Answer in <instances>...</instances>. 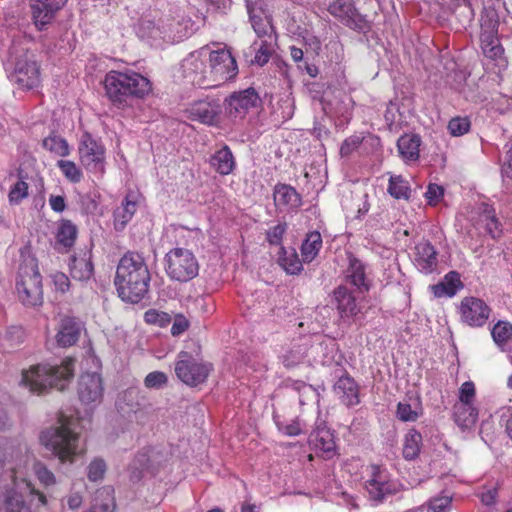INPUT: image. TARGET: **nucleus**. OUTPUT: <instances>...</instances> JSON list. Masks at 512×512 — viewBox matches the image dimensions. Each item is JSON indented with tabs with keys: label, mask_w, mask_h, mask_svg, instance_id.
<instances>
[{
	"label": "nucleus",
	"mask_w": 512,
	"mask_h": 512,
	"mask_svg": "<svg viewBox=\"0 0 512 512\" xmlns=\"http://www.w3.org/2000/svg\"><path fill=\"white\" fill-rule=\"evenodd\" d=\"M150 280V272L142 255L128 252L120 258L114 284L123 301L133 304L142 301L149 291Z\"/></svg>",
	"instance_id": "f257e3e1"
},
{
	"label": "nucleus",
	"mask_w": 512,
	"mask_h": 512,
	"mask_svg": "<svg viewBox=\"0 0 512 512\" xmlns=\"http://www.w3.org/2000/svg\"><path fill=\"white\" fill-rule=\"evenodd\" d=\"M246 6L251 26L260 40L251 44L245 57L251 64L263 66L273 52L269 42L274 34L271 3L270 0H247Z\"/></svg>",
	"instance_id": "f03ea898"
},
{
	"label": "nucleus",
	"mask_w": 512,
	"mask_h": 512,
	"mask_svg": "<svg viewBox=\"0 0 512 512\" xmlns=\"http://www.w3.org/2000/svg\"><path fill=\"white\" fill-rule=\"evenodd\" d=\"M40 442L63 464L74 463L77 457L86 452L75 421L68 418H61L59 426L43 431L40 435Z\"/></svg>",
	"instance_id": "7ed1b4c3"
},
{
	"label": "nucleus",
	"mask_w": 512,
	"mask_h": 512,
	"mask_svg": "<svg viewBox=\"0 0 512 512\" xmlns=\"http://www.w3.org/2000/svg\"><path fill=\"white\" fill-rule=\"evenodd\" d=\"M13 487L0 492V512H42L48 500L20 470H13Z\"/></svg>",
	"instance_id": "20e7f679"
},
{
	"label": "nucleus",
	"mask_w": 512,
	"mask_h": 512,
	"mask_svg": "<svg viewBox=\"0 0 512 512\" xmlns=\"http://www.w3.org/2000/svg\"><path fill=\"white\" fill-rule=\"evenodd\" d=\"M104 87L108 98L118 107L128 106L133 99L144 98L152 90L150 80L133 70L108 72Z\"/></svg>",
	"instance_id": "39448f33"
},
{
	"label": "nucleus",
	"mask_w": 512,
	"mask_h": 512,
	"mask_svg": "<svg viewBox=\"0 0 512 512\" xmlns=\"http://www.w3.org/2000/svg\"><path fill=\"white\" fill-rule=\"evenodd\" d=\"M73 372L74 360L71 358L65 359L60 366L38 364L23 371L21 383L37 394L45 393L52 387L63 390Z\"/></svg>",
	"instance_id": "423d86ee"
},
{
	"label": "nucleus",
	"mask_w": 512,
	"mask_h": 512,
	"mask_svg": "<svg viewBox=\"0 0 512 512\" xmlns=\"http://www.w3.org/2000/svg\"><path fill=\"white\" fill-rule=\"evenodd\" d=\"M16 289L21 302L26 306L42 303L43 292L41 276L34 258H27L19 267Z\"/></svg>",
	"instance_id": "0eeeda50"
},
{
	"label": "nucleus",
	"mask_w": 512,
	"mask_h": 512,
	"mask_svg": "<svg viewBox=\"0 0 512 512\" xmlns=\"http://www.w3.org/2000/svg\"><path fill=\"white\" fill-rule=\"evenodd\" d=\"M211 48L203 46L191 52L181 64L182 76L187 83L200 88H212L214 83L209 82V62Z\"/></svg>",
	"instance_id": "6e6552de"
},
{
	"label": "nucleus",
	"mask_w": 512,
	"mask_h": 512,
	"mask_svg": "<svg viewBox=\"0 0 512 512\" xmlns=\"http://www.w3.org/2000/svg\"><path fill=\"white\" fill-rule=\"evenodd\" d=\"M168 276L180 282H186L197 276L199 266L193 253L184 248H174L165 257Z\"/></svg>",
	"instance_id": "1a4fd4ad"
},
{
	"label": "nucleus",
	"mask_w": 512,
	"mask_h": 512,
	"mask_svg": "<svg viewBox=\"0 0 512 512\" xmlns=\"http://www.w3.org/2000/svg\"><path fill=\"white\" fill-rule=\"evenodd\" d=\"M178 10L174 7H164L162 10H152L141 18L137 33L139 37L152 41L158 45L165 42L166 22L171 20L173 13Z\"/></svg>",
	"instance_id": "9d476101"
},
{
	"label": "nucleus",
	"mask_w": 512,
	"mask_h": 512,
	"mask_svg": "<svg viewBox=\"0 0 512 512\" xmlns=\"http://www.w3.org/2000/svg\"><path fill=\"white\" fill-rule=\"evenodd\" d=\"M209 62V82L214 83L213 87H217L226 81L234 78L238 73V67L235 58L229 50L219 48L211 49Z\"/></svg>",
	"instance_id": "9b49d317"
},
{
	"label": "nucleus",
	"mask_w": 512,
	"mask_h": 512,
	"mask_svg": "<svg viewBox=\"0 0 512 512\" xmlns=\"http://www.w3.org/2000/svg\"><path fill=\"white\" fill-rule=\"evenodd\" d=\"M211 370L210 365L194 359L187 352H181L175 363L177 377L189 386L203 383Z\"/></svg>",
	"instance_id": "f8f14e48"
},
{
	"label": "nucleus",
	"mask_w": 512,
	"mask_h": 512,
	"mask_svg": "<svg viewBox=\"0 0 512 512\" xmlns=\"http://www.w3.org/2000/svg\"><path fill=\"white\" fill-rule=\"evenodd\" d=\"M79 155L83 166L90 172H104L105 150L90 134H83L79 144Z\"/></svg>",
	"instance_id": "ddd939ff"
},
{
	"label": "nucleus",
	"mask_w": 512,
	"mask_h": 512,
	"mask_svg": "<svg viewBox=\"0 0 512 512\" xmlns=\"http://www.w3.org/2000/svg\"><path fill=\"white\" fill-rule=\"evenodd\" d=\"M490 313V307L482 299L473 296L463 298L459 306L461 321L470 327L484 326Z\"/></svg>",
	"instance_id": "4468645a"
},
{
	"label": "nucleus",
	"mask_w": 512,
	"mask_h": 512,
	"mask_svg": "<svg viewBox=\"0 0 512 512\" xmlns=\"http://www.w3.org/2000/svg\"><path fill=\"white\" fill-rule=\"evenodd\" d=\"M12 81L23 89H33L40 84V70L32 54L25 53L16 60Z\"/></svg>",
	"instance_id": "2eb2a0df"
},
{
	"label": "nucleus",
	"mask_w": 512,
	"mask_h": 512,
	"mask_svg": "<svg viewBox=\"0 0 512 512\" xmlns=\"http://www.w3.org/2000/svg\"><path fill=\"white\" fill-rule=\"evenodd\" d=\"M259 102V96L254 89H246L232 94L225 101V112L234 120L243 119Z\"/></svg>",
	"instance_id": "dca6fc26"
},
{
	"label": "nucleus",
	"mask_w": 512,
	"mask_h": 512,
	"mask_svg": "<svg viewBox=\"0 0 512 512\" xmlns=\"http://www.w3.org/2000/svg\"><path fill=\"white\" fill-rule=\"evenodd\" d=\"M79 400L87 406L99 405L103 398L102 378L98 373L82 374L78 382Z\"/></svg>",
	"instance_id": "f3484780"
},
{
	"label": "nucleus",
	"mask_w": 512,
	"mask_h": 512,
	"mask_svg": "<svg viewBox=\"0 0 512 512\" xmlns=\"http://www.w3.org/2000/svg\"><path fill=\"white\" fill-rule=\"evenodd\" d=\"M329 13L347 27L363 31L367 28V21L359 14L350 0H336L328 7Z\"/></svg>",
	"instance_id": "a211bd4d"
},
{
	"label": "nucleus",
	"mask_w": 512,
	"mask_h": 512,
	"mask_svg": "<svg viewBox=\"0 0 512 512\" xmlns=\"http://www.w3.org/2000/svg\"><path fill=\"white\" fill-rule=\"evenodd\" d=\"M68 0H30L32 20L39 30L45 29Z\"/></svg>",
	"instance_id": "6ab92c4d"
},
{
	"label": "nucleus",
	"mask_w": 512,
	"mask_h": 512,
	"mask_svg": "<svg viewBox=\"0 0 512 512\" xmlns=\"http://www.w3.org/2000/svg\"><path fill=\"white\" fill-rule=\"evenodd\" d=\"M165 7H174L178 10L177 14L173 13L171 20L166 22L165 42H179L189 37L194 31V23L191 18L179 6L167 4Z\"/></svg>",
	"instance_id": "aec40b11"
},
{
	"label": "nucleus",
	"mask_w": 512,
	"mask_h": 512,
	"mask_svg": "<svg viewBox=\"0 0 512 512\" xmlns=\"http://www.w3.org/2000/svg\"><path fill=\"white\" fill-rule=\"evenodd\" d=\"M308 443L324 459H331L337 454L334 433L322 422L310 433Z\"/></svg>",
	"instance_id": "412c9836"
},
{
	"label": "nucleus",
	"mask_w": 512,
	"mask_h": 512,
	"mask_svg": "<svg viewBox=\"0 0 512 512\" xmlns=\"http://www.w3.org/2000/svg\"><path fill=\"white\" fill-rule=\"evenodd\" d=\"M366 490L373 500L380 501L387 494L395 491L394 484L389 481L386 469L372 465L370 467V478L366 481Z\"/></svg>",
	"instance_id": "4be33fe9"
},
{
	"label": "nucleus",
	"mask_w": 512,
	"mask_h": 512,
	"mask_svg": "<svg viewBox=\"0 0 512 512\" xmlns=\"http://www.w3.org/2000/svg\"><path fill=\"white\" fill-rule=\"evenodd\" d=\"M414 264L424 274L432 273L438 264L437 252L428 241H421L414 248Z\"/></svg>",
	"instance_id": "5701e85b"
},
{
	"label": "nucleus",
	"mask_w": 512,
	"mask_h": 512,
	"mask_svg": "<svg viewBox=\"0 0 512 512\" xmlns=\"http://www.w3.org/2000/svg\"><path fill=\"white\" fill-rule=\"evenodd\" d=\"M337 310L340 318L345 322H350L359 312L360 307L356 302V296L348 288L340 286L335 292Z\"/></svg>",
	"instance_id": "b1692460"
},
{
	"label": "nucleus",
	"mask_w": 512,
	"mask_h": 512,
	"mask_svg": "<svg viewBox=\"0 0 512 512\" xmlns=\"http://www.w3.org/2000/svg\"><path fill=\"white\" fill-rule=\"evenodd\" d=\"M480 42L482 52L487 58L495 60L503 55L504 49L498 38L496 23L491 24L489 27H486L485 24L482 25Z\"/></svg>",
	"instance_id": "393cba45"
},
{
	"label": "nucleus",
	"mask_w": 512,
	"mask_h": 512,
	"mask_svg": "<svg viewBox=\"0 0 512 512\" xmlns=\"http://www.w3.org/2000/svg\"><path fill=\"white\" fill-rule=\"evenodd\" d=\"M186 113L191 120L210 125L219 113V105L213 101L200 100L192 103Z\"/></svg>",
	"instance_id": "a878e982"
},
{
	"label": "nucleus",
	"mask_w": 512,
	"mask_h": 512,
	"mask_svg": "<svg viewBox=\"0 0 512 512\" xmlns=\"http://www.w3.org/2000/svg\"><path fill=\"white\" fill-rule=\"evenodd\" d=\"M81 325L72 317H64L59 325L56 340L59 346L69 347L74 345L80 336Z\"/></svg>",
	"instance_id": "bb28decb"
},
{
	"label": "nucleus",
	"mask_w": 512,
	"mask_h": 512,
	"mask_svg": "<svg viewBox=\"0 0 512 512\" xmlns=\"http://www.w3.org/2000/svg\"><path fill=\"white\" fill-rule=\"evenodd\" d=\"M421 137L417 134H405L397 141L399 156L405 163L415 162L420 156Z\"/></svg>",
	"instance_id": "cd10ccee"
},
{
	"label": "nucleus",
	"mask_w": 512,
	"mask_h": 512,
	"mask_svg": "<svg viewBox=\"0 0 512 512\" xmlns=\"http://www.w3.org/2000/svg\"><path fill=\"white\" fill-rule=\"evenodd\" d=\"M274 202L280 210L289 211L301 206L302 201L298 192L289 185H278L274 191Z\"/></svg>",
	"instance_id": "c85d7f7f"
},
{
	"label": "nucleus",
	"mask_w": 512,
	"mask_h": 512,
	"mask_svg": "<svg viewBox=\"0 0 512 512\" xmlns=\"http://www.w3.org/2000/svg\"><path fill=\"white\" fill-rule=\"evenodd\" d=\"M70 273L74 279L79 281H85L91 278L93 274V264L89 251H84L72 258L70 262Z\"/></svg>",
	"instance_id": "c756f323"
},
{
	"label": "nucleus",
	"mask_w": 512,
	"mask_h": 512,
	"mask_svg": "<svg viewBox=\"0 0 512 512\" xmlns=\"http://www.w3.org/2000/svg\"><path fill=\"white\" fill-rule=\"evenodd\" d=\"M334 391L340 400L347 406L358 404V387L355 381L348 377H341L334 386Z\"/></svg>",
	"instance_id": "7c9ffc66"
},
{
	"label": "nucleus",
	"mask_w": 512,
	"mask_h": 512,
	"mask_svg": "<svg viewBox=\"0 0 512 512\" xmlns=\"http://www.w3.org/2000/svg\"><path fill=\"white\" fill-rule=\"evenodd\" d=\"M454 420L455 423L461 429H470L472 428L478 419V409L474 404H460L456 403L454 405Z\"/></svg>",
	"instance_id": "2f4dec72"
},
{
	"label": "nucleus",
	"mask_w": 512,
	"mask_h": 512,
	"mask_svg": "<svg viewBox=\"0 0 512 512\" xmlns=\"http://www.w3.org/2000/svg\"><path fill=\"white\" fill-rule=\"evenodd\" d=\"M211 166L221 175L230 174L235 167L233 154L228 146L217 150L210 159Z\"/></svg>",
	"instance_id": "473e14b6"
},
{
	"label": "nucleus",
	"mask_w": 512,
	"mask_h": 512,
	"mask_svg": "<svg viewBox=\"0 0 512 512\" xmlns=\"http://www.w3.org/2000/svg\"><path fill=\"white\" fill-rule=\"evenodd\" d=\"M462 286L459 274L457 272H449L441 283L432 287V290L436 297H453Z\"/></svg>",
	"instance_id": "72a5a7b5"
},
{
	"label": "nucleus",
	"mask_w": 512,
	"mask_h": 512,
	"mask_svg": "<svg viewBox=\"0 0 512 512\" xmlns=\"http://www.w3.org/2000/svg\"><path fill=\"white\" fill-rule=\"evenodd\" d=\"M279 265L291 275H297L302 271V262L295 249L280 247L277 259Z\"/></svg>",
	"instance_id": "f704fd0d"
},
{
	"label": "nucleus",
	"mask_w": 512,
	"mask_h": 512,
	"mask_svg": "<svg viewBox=\"0 0 512 512\" xmlns=\"http://www.w3.org/2000/svg\"><path fill=\"white\" fill-rule=\"evenodd\" d=\"M322 248V237L317 231L307 234L301 245V256L304 263L312 262Z\"/></svg>",
	"instance_id": "c9c22d12"
},
{
	"label": "nucleus",
	"mask_w": 512,
	"mask_h": 512,
	"mask_svg": "<svg viewBox=\"0 0 512 512\" xmlns=\"http://www.w3.org/2000/svg\"><path fill=\"white\" fill-rule=\"evenodd\" d=\"M479 224L484 226L486 232L494 239L499 238L502 234L501 224L496 218L495 210L489 205H484L479 216Z\"/></svg>",
	"instance_id": "e433bc0d"
},
{
	"label": "nucleus",
	"mask_w": 512,
	"mask_h": 512,
	"mask_svg": "<svg viewBox=\"0 0 512 512\" xmlns=\"http://www.w3.org/2000/svg\"><path fill=\"white\" fill-rule=\"evenodd\" d=\"M137 209L135 201L126 197L125 201L114 212V226L116 230H122L132 219Z\"/></svg>",
	"instance_id": "4c0bfd02"
},
{
	"label": "nucleus",
	"mask_w": 512,
	"mask_h": 512,
	"mask_svg": "<svg viewBox=\"0 0 512 512\" xmlns=\"http://www.w3.org/2000/svg\"><path fill=\"white\" fill-rule=\"evenodd\" d=\"M348 281L359 290L367 289L365 280V269L363 264L357 259H350L347 270Z\"/></svg>",
	"instance_id": "58836bf2"
},
{
	"label": "nucleus",
	"mask_w": 512,
	"mask_h": 512,
	"mask_svg": "<svg viewBox=\"0 0 512 512\" xmlns=\"http://www.w3.org/2000/svg\"><path fill=\"white\" fill-rule=\"evenodd\" d=\"M491 336L495 344L503 348L512 339V324L500 320L491 329Z\"/></svg>",
	"instance_id": "ea45409f"
},
{
	"label": "nucleus",
	"mask_w": 512,
	"mask_h": 512,
	"mask_svg": "<svg viewBox=\"0 0 512 512\" xmlns=\"http://www.w3.org/2000/svg\"><path fill=\"white\" fill-rule=\"evenodd\" d=\"M307 351V344H295L283 354L282 362L288 368L295 367L305 360Z\"/></svg>",
	"instance_id": "a19ab883"
},
{
	"label": "nucleus",
	"mask_w": 512,
	"mask_h": 512,
	"mask_svg": "<svg viewBox=\"0 0 512 512\" xmlns=\"http://www.w3.org/2000/svg\"><path fill=\"white\" fill-rule=\"evenodd\" d=\"M387 190L396 199L407 200L411 193L408 182L402 176H391Z\"/></svg>",
	"instance_id": "79ce46f5"
},
{
	"label": "nucleus",
	"mask_w": 512,
	"mask_h": 512,
	"mask_svg": "<svg viewBox=\"0 0 512 512\" xmlns=\"http://www.w3.org/2000/svg\"><path fill=\"white\" fill-rule=\"evenodd\" d=\"M77 236L76 226L69 220L60 222L57 231V241L64 247H71Z\"/></svg>",
	"instance_id": "37998d69"
},
{
	"label": "nucleus",
	"mask_w": 512,
	"mask_h": 512,
	"mask_svg": "<svg viewBox=\"0 0 512 512\" xmlns=\"http://www.w3.org/2000/svg\"><path fill=\"white\" fill-rule=\"evenodd\" d=\"M396 413L398 419L401 421H416L421 414V408L416 400L413 403L404 400L398 403Z\"/></svg>",
	"instance_id": "c03bdc74"
},
{
	"label": "nucleus",
	"mask_w": 512,
	"mask_h": 512,
	"mask_svg": "<svg viewBox=\"0 0 512 512\" xmlns=\"http://www.w3.org/2000/svg\"><path fill=\"white\" fill-rule=\"evenodd\" d=\"M43 147L56 156H67L70 153L67 141L57 135H50L43 140Z\"/></svg>",
	"instance_id": "a18cd8bd"
},
{
	"label": "nucleus",
	"mask_w": 512,
	"mask_h": 512,
	"mask_svg": "<svg viewBox=\"0 0 512 512\" xmlns=\"http://www.w3.org/2000/svg\"><path fill=\"white\" fill-rule=\"evenodd\" d=\"M421 434L411 430L406 436L403 445V455L406 459H414L420 451Z\"/></svg>",
	"instance_id": "49530a36"
},
{
	"label": "nucleus",
	"mask_w": 512,
	"mask_h": 512,
	"mask_svg": "<svg viewBox=\"0 0 512 512\" xmlns=\"http://www.w3.org/2000/svg\"><path fill=\"white\" fill-rule=\"evenodd\" d=\"M384 119L389 129L396 130L403 124V117L396 103L390 102L386 108Z\"/></svg>",
	"instance_id": "de8ad7c7"
},
{
	"label": "nucleus",
	"mask_w": 512,
	"mask_h": 512,
	"mask_svg": "<svg viewBox=\"0 0 512 512\" xmlns=\"http://www.w3.org/2000/svg\"><path fill=\"white\" fill-rule=\"evenodd\" d=\"M274 422L280 432L287 436H298L303 432L304 425L299 419L292 420L291 423L285 424L278 415H274Z\"/></svg>",
	"instance_id": "09e8293b"
},
{
	"label": "nucleus",
	"mask_w": 512,
	"mask_h": 512,
	"mask_svg": "<svg viewBox=\"0 0 512 512\" xmlns=\"http://www.w3.org/2000/svg\"><path fill=\"white\" fill-rule=\"evenodd\" d=\"M57 166L69 181L77 183L82 179V172L74 162L69 160H59Z\"/></svg>",
	"instance_id": "8fccbe9b"
},
{
	"label": "nucleus",
	"mask_w": 512,
	"mask_h": 512,
	"mask_svg": "<svg viewBox=\"0 0 512 512\" xmlns=\"http://www.w3.org/2000/svg\"><path fill=\"white\" fill-rule=\"evenodd\" d=\"M452 497L441 495L433 497L427 503V512H449L451 510Z\"/></svg>",
	"instance_id": "3c124183"
},
{
	"label": "nucleus",
	"mask_w": 512,
	"mask_h": 512,
	"mask_svg": "<svg viewBox=\"0 0 512 512\" xmlns=\"http://www.w3.org/2000/svg\"><path fill=\"white\" fill-rule=\"evenodd\" d=\"M292 389L299 394V403L305 404L306 401H311L317 398L316 390L302 381H295L292 384Z\"/></svg>",
	"instance_id": "603ef678"
},
{
	"label": "nucleus",
	"mask_w": 512,
	"mask_h": 512,
	"mask_svg": "<svg viewBox=\"0 0 512 512\" xmlns=\"http://www.w3.org/2000/svg\"><path fill=\"white\" fill-rule=\"evenodd\" d=\"M471 123L467 117H455L448 123V130L452 136L458 137L470 130Z\"/></svg>",
	"instance_id": "864d4df0"
},
{
	"label": "nucleus",
	"mask_w": 512,
	"mask_h": 512,
	"mask_svg": "<svg viewBox=\"0 0 512 512\" xmlns=\"http://www.w3.org/2000/svg\"><path fill=\"white\" fill-rule=\"evenodd\" d=\"M33 469L37 479L44 487L48 488L56 484L55 475L42 463H35Z\"/></svg>",
	"instance_id": "5fc2aeb1"
},
{
	"label": "nucleus",
	"mask_w": 512,
	"mask_h": 512,
	"mask_svg": "<svg viewBox=\"0 0 512 512\" xmlns=\"http://www.w3.org/2000/svg\"><path fill=\"white\" fill-rule=\"evenodd\" d=\"M144 320L148 324L165 327L171 322V316L166 312L150 309L145 312Z\"/></svg>",
	"instance_id": "6e6d98bb"
},
{
	"label": "nucleus",
	"mask_w": 512,
	"mask_h": 512,
	"mask_svg": "<svg viewBox=\"0 0 512 512\" xmlns=\"http://www.w3.org/2000/svg\"><path fill=\"white\" fill-rule=\"evenodd\" d=\"M28 196V184L23 181H17L9 192V201L13 204H19Z\"/></svg>",
	"instance_id": "4d7b16f0"
},
{
	"label": "nucleus",
	"mask_w": 512,
	"mask_h": 512,
	"mask_svg": "<svg viewBox=\"0 0 512 512\" xmlns=\"http://www.w3.org/2000/svg\"><path fill=\"white\" fill-rule=\"evenodd\" d=\"M475 395L476 390L474 383L472 381H466L459 389V400L457 403L474 404Z\"/></svg>",
	"instance_id": "13d9d810"
},
{
	"label": "nucleus",
	"mask_w": 512,
	"mask_h": 512,
	"mask_svg": "<svg viewBox=\"0 0 512 512\" xmlns=\"http://www.w3.org/2000/svg\"><path fill=\"white\" fill-rule=\"evenodd\" d=\"M287 230L286 223H278L266 232V240L270 245H281L283 236Z\"/></svg>",
	"instance_id": "bf43d9fd"
},
{
	"label": "nucleus",
	"mask_w": 512,
	"mask_h": 512,
	"mask_svg": "<svg viewBox=\"0 0 512 512\" xmlns=\"http://www.w3.org/2000/svg\"><path fill=\"white\" fill-rule=\"evenodd\" d=\"M106 464L104 460L96 458L88 466V478L91 481H98L104 477Z\"/></svg>",
	"instance_id": "052dcab7"
},
{
	"label": "nucleus",
	"mask_w": 512,
	"mask_h": 512,
	"mask_svg": "<svg viewBox=\"0 0 512 512\" xmlns=\"http://www.w3.org/2000/svg\"><path fill=\"white\" fill-rule=\"evenodd\" d=\"M167 383V376L165 373L160 371H154L149 373L144 380V384L147 388L159 389Z\"/></svg>",
	"instance_id": "680f3d73"
},
{
	"label": "nucleus",
	"mask_w": 512,
	"mask_h": 512,
	"mask_svg": "<svg viewBox=\"0 0 512 512\" xmlns=\"http://www.w3.org/2000/svg\"><path fill=\"white\" fill-rule=\"evenodd\" d=\"M362 138L358 135H353L344 140L340 147V154L342 157L349 156L361 144Z\"/></svg>",
	"instance_id": "e2e57ef3"
},
{
	"label": "nucleus",
	"mask_w": 512,
	"mask_h": 512,
	"mask_svg": "<svg viewBox=\"0 0 512 512\" xmlns=\"http://www.w3.org/2000/svg\"><path fill=\"white\" fill-rule=\"evenodd\" d=\"M443 188L437 184H430L427 188L425 196L430 204H436L443 196Z\"/></svg>",
	"instance_id": "0e129e2a"
},
{
	"label": "nucleus",
	"mask_w": 512,
	"mask_h": 512,
	"mask_svg": "<svg viewBox=\"0 0 512 512\" xmlns=\"http://www.w3.org/2000/svg\"><path fill=\"white\" fill-rule=\"evenodd\" d=\"M52 279L56 290L64 293L69 289L70 280L64 273L56 272L52 275Z\"/></svg>",
	"instance_id": "69168bd1"
},
{
	"label": "nucleus",
	"mask_w": 512,
	"mask_h": 512,
	"mask_svg": "<svg viewBox=\"0 0 512 512\" xmlns=\"http://www.w3.org/2000/svg\"><path fill=\"white\" fill-rule=\"evenodd\" d=\"M49 204L51 209L57 213L63 212L66 208L65 198L61 195H50Z\"/></svg>",
	"instance_id": "338daca9"
},
{
	"label": "nucleus",
	"mask_w": 512,
	"mask_h": 512,
	"mask_svg": "<svg viewBox=\"0 0 512 512\" xmlns=\"http://www.w3.org/2000/svg\"><path fill=\"white\" fill-rule=\"evenodd\" d=\"M188 328V321L183 317H177L171 327V333L174 336L182 334Z\"/></svg>",
	"instance_id": "774afa93"
}]
</instances>
